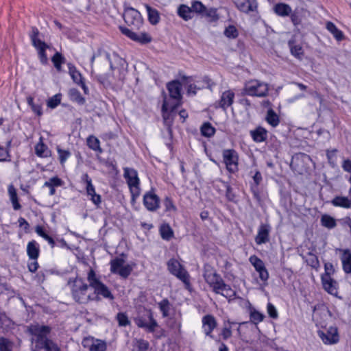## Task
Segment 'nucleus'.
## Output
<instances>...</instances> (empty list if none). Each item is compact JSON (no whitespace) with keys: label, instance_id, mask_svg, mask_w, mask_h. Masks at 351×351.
Returning <instances> with one entry per match:
<instances>
[{"label":"nucleus","instance_id":"36","mask_svg":"<svg viewBox=\"0 0 351 351\" xmlns=\"http://www.w3.org/2000/svg\"><path fill=\"white\" fill-rule=\"evenodd\" d=\"M8 193H9L10 201L12 203L14 209L19 210L21 208V205L19 204V203L18 202L16 191L13 185H10L8 186Z\"/></svg>","mask_w":351,"mask_h":351},{"label":"nucleus","instance_id":"52","mask_svg":"<svg viewBox=\"0 0 351 351\" xmlns=\"http://www.w3.org/2000/svg\"><path fill=\"white\" fill-rule=\"evenodd\" d=\"M291 53L293 56L301 59L303 56V50L301 45H291L290 47Z\"/></svg>","mask_w":351,"mask_h":351},{"label":"nucleus","instance_id":"9","mask_svg":"<svg viewBox=\"0 0 351 351\" xmlns=\"http://www.w3.org/2000/svg\"><path fill=\"white\" fill-rule=\"evenodd\" d=\"M167 267L169 272L182 280L186 288L189 289L190 286L189 275L180 262L175 258H171L167 262Z\"/></svg>","mask_w":351,"mask_h":351},{"label":"nucleus","instance_id":"27","mask_svg":"<svg viewBox=\"0 0 351 351\" xmlns=\"http://www.w3.org/2000/svg\"><path fill=\"white\" fill-rule=\"evenodd\" d=\"M39 252V245L36 241L33 240L27 243V253L30 259L33 261L37 260Z\"/></svg>","mask_w":351,"mask_h":351},{"label":"nucleus","instance_id":"7","mask_svg":"<svg viewBox=\"0 0 351 351\" xmlns=\"http://www.w3.org/2000/svg\"><path fill=\"white\" fill-rule=\"evenodd\" d=\"M124 178H125L132 195V200H135L141 193L139 187L140 180L137 171L132 168L125 167L123 169Z\"/></svg>","mask_w":351,"mask_h":351},{"label":"nucleus","instance_id":"38","mask_svg":"<svg viewBox=\"0 0 351 351\" xmlns=\"http://www.w3.org/2000/svg\"><path fill=\"white\" fill-rule=\"evenodd\" d=\"M69 95L71 100L77 102L79 104H84L85 99L76 88H71L69 91Z\"/></svg>","mask_w":351,"mask_h":351},{"label":"nucleus","instance_id":"41","mask_svg":"<svg viewBox=\"0 0 351 351\" xmlns=\"http://www.w3.org/2000/svg\"><path fill=\"white\" fill-rule=\"evenodd\" d=\"M160 232L163 239L169 240L173 237V231L168 224L160 226Z\"/></svg>","mask_w":351,"mask_h":351},{"label":"nucleus","instance_id":"55","mask_svg":"<svg viewBox=\"0 0 351 351\" xmlns=\"http://www.w3.org/2000/svg\"><path fill=\"white\" fill-rule=\"evenodd\" d=\"M117 319L119 326H126L130 324V321L127 315L123 313H119L117 315Z\"/></svg>","mask_w":351,"mask_h":351},{"label":"nucleus","instance_id":"57","mask_svg":"<svg viewBox=\"0 0 351 351\" xmlns=\"http://www.w3.org/2000/svg\"><path fill=\"white\" fill-rule=\"evenodd\" d=\"M267 313L270 317L276 319L278 317V314L276 307L271 304L268 303L267 306Z\"/></svg>","mask_w":351,"mask_h":351},{"label":"nucleus","instance_id":"30","mask_svg":"<svg viewBox=\"0 0 351 351\" xmlns=\"http://www.w3.org/2000/svg\"><path fill=\"white\" fill-rule=\"evenodd\" d=\"M69 74L73 80L74 81V82H75L77 84H80L82 88L86 93L87 88L83 82L81 73L78 71H77L74 66H69Z\"/></svg>","mask_w":351,"mask_h":351},{"label":"nucleus","instance_id":"32","mask_svg":"<svg viewBox=\"0 0 351 351\" xmlns=\"http://www.w3.org/2000/svg\"><path fill=\"white\" fill-rule=\"evenodd\" d=\"M321 225L328 229H332L337 226V220L328 214H324L320 219Z\"/></svg>","mask_w":351,"mask_h":351},{"label":"nucleus","instance_id":"13","mask_svg":"<svg viewBox=\"0 0 351 351\" xmlns=\"http://www.w3.org/2000/svg\"><path fill=\"white\" fill-rule=\"evenodd\" d=\"M223 159L227 169L234 173L238 170V154L234 149H224L223 151Z\"/></svg>","mask_w":351,"mask_h":351},{"label":"nucleus","instance_id":"21","mask_svg":"<svg viewBox=\"0 0 351 351\" xmlns=\"http://www.w3.org/2000/svg\"><path fill=\"white\" fill-rule=\"evenodd\" d=\"M341 254L340 259L345 273L351 274V251L348 249H337Z\"/></svg>","mask_w":351,"mask_h":351},{"label":"nucleus","instance_id":"34","mask_svg":"<svg viewBox=\"0 0 351 351\" xmlns=\"http://www.w3.org/2000/svg\"><path fill=\"white\" fill-rule=\"evenodd\" d=\"M145 7L146 8L148 14V19L150 23L152 25L157 24L160 21V14L158 11L156 9L152 8L147 4H146Z\"/></svg>","mask_w":351,"mask_h":351},{"label":"nucleus","instance_id":"58","mask_svg":"<svg viewBox=\"0 0 351 351\" xmlns=\"http://www.w3.org/2000/svg\"><path fill=\"white\" fill-rule=\"evenodd\" d=\"M164 205L165 206L166 210H167V211L176 210V209L172 200L168 197H167L164 199Z\"/></svg>","mask_w":351,"mask_h":351},{"label":"nucleus","instance_id":"62","mask_svg":"<svg viewBox=\"0 0 351 351\" xmlns=\"http://www.w3.org/2000/svg\"><path fill=\"white\" fill-rule=\"evenodd\" d=\"M226 196L230 201H233L234 198V195L232 193V188L229 185H226Z\"/></svg>","mask_w":351,"mask_h":351},{"label":"nucleus","instance_id":"29","mask_svg":"<svg viewBox=\"0 0 351 351\" xmlns=\"http://www.w3.org/2000/svg\"><path fill=\"white\" fill-rule=\"evenodd\" d=\"M274 11L278 16H287L291 14L292 10L289 5L280 3L274 5Z\"/></svg>","mask_w":351,"mask_h":351},{"label":"nucleus","instance_id":"51","mask_svg":"<svg viewBox=\"0 0 351 351\" xmlns=\"http://www.w3.org/2000/svg\"><path fill=\"white\" fill-rule=\"evenodd\" d=\"M62 184V181L58 177L51 178L48 181L44 183L43 186H60Z\"/></svg>","mask_w":351,"mask_h":351},{"label":"nucleus","instance_id":"53","mask_svg":"<svg viewBox=\"0 0 351 351\" xmlns=\"http://www.w3.org/2000/svg\"><path fill=\"white\" fill-rule=\"evenodd\" d=\"M324 270L325 273L322 275V277H331L335 273V268L331 263H325Z\"/></svg>","mask_w":351,"mask_h":351},{"label":"nucleus","instance_id":"3","mask_svg":"<svg viewBox=\"0 0 351 351\" xmlns=\"http://www.w3.org/2000/svg\"><path fill=\"white\" fill-rule=\"evenodd\" d=\"M181 84L178 80L172 81L167 84V89L170 99L165 98L162 106V116L165 119L168 118L167 112L173 111L179 105L182 99Z\"/></svg>","mask_w":351,"mask_h":351},{"label":"nucleus","instance_id":"6","mask_svg":"<svg viewBox=\"0 0 351 351\" xmlns=\"http://www.w3.org/2000/svg\"><path fill=\"white\" fill-rule=\"evenodd\" d=\"M134 321L138 327L144 328L149 332H154L158 326L152 312L149 309L145 308L142 313H138Z\"/></svg>","mask_w":351,"mask_h":351},{"label":"nucleus","instance_id":"25","mask_svg":"<svg viewBox=\"0 0 351 351\" xmlns=\"http://www.w3.org/2000/svg\"><path fill=\"white\" fill-rule=\"evenodd\" d=\"M331 204L335 207H341L346 209L351 208V201L349 197L337 195L335 196L332 200Z\"/></svg>","mask_w":351,"mask_h":351},{"label":"nucleus","instance_id":"43","mask_svg":"<svg viewBox=\"0 0 351 351\" xmlns=\"http://www.w3.org/2000/svg\"><path fill=\"white\" fill-rule=\"evenodd\" d=\"M37 47V51L38 53V56L42 64H45L47 62V57L45 53V50L47 48L49 47V45H35Z\"/></svg>","mask_w":351,"mask_h":351},{"label":"nucleus","instance_id":"26","mask_svg":"<svg viewBox=\"0 0 351 351\" xmlns=\"http://www.w3.org/2000/svg\"><path fill=\"white\" fill-rule=\"evenodd\" d=\"M35 153L38 157L41 158H47L51 156V151L44 144L42 137L40 138L39 142L35 146Z\"/></svg>","mask_w":351,"mask_h":351},{"label":"nucleus","instance_id":"16","mask_svg":"<svg viewBox=\"0 0 351 351\" xmlns=\"http://www.w3.org/2000/svg\"><path fill=\"white\" fill-rule=\"evenodd\" d=\"M271 230L269 224L261 223L258 228L257 234L255 237L256 243L260 245L269 242Z\"/></svg>","mask_w":351,"mask_h":351},{"label":"nucleus","instance_id":"14","mask_svg":"<svg viewBox=\"0 0 351 351\" xmlns=\"http://www.w3.org/2000/svg\"><path fill=\"white\" fill-rule=\"evenodd\" d=\"M143 204L149 211H156L160 206V198L153 189L146 192L143 195Z\"/></svg>","mask_w":351,"mask_h":351},{"label":"nucleus","instance_id":"35","mask_svg":"<svg viewBox=\"0 0 351 351\" xmlns=\"http://www.w3.org/2000/svg\"><path fill=\"white\" fill-rule=\"evenodd\" d=\"M178 14L185 21H188L192 18L191 8L186 5H181L178 9Z\"/></svg>","mask_w":351,"mask_h":351},{"label":"nucleus","instance_id":"42","mask_svg":"<svg viewBox=\"0 0 351 351\" xmlns=\"http://www.w3.org/2000/svg\"><path fill=\"white\" fill-rule=\"evenodd\" d=\"M35 231L40 237H43L44 239L47 241L48 243L51 245V247L54 246V240L45 232L43 227L40 226H37L35 228Z\"/></svg>","mask_w":351,"mask_h":351},{"label":"nucleus","instance_id":"46","mask_svg":"<svg viewBox=\"0 0 351 351\" xmlns=\"http://www.w3.org/2000/svg\"><path fill=\"white\" fill-rule=\"evenodd\" d=\"M264 317H265V316L263 314H262L261 313H260L256 310H253L250 313V319H251L252 322L253 323H254L255 324H257L260 323L261 322H262L263 320Z\"/></svg>","mask_w":351,"mask_h":351},{"label":"nucleus","instance_id":"11","mask_svg":"<svg viewBox=\"0 0 351 351\" xmlns=\"http://www.w3.org/2000/svg\"><path fill=\"white\" fill-rule=\"evenodd\" d=\"M317 335L326 345L336 344L339 341L338 329L336 326H332L324 330H319Z\"/></svg>","mask_w":351,"mask_h":351},{"label":"nucleus","instance_id":"4","mask_svg":"<svg viewBox=\"0 0 351 351\" xmlns=\"http://www.w3.org/2000/svg\"><path fill=\"white\" fill-rule=\"evenodd\" d=\"M88 286L81 278H75L71 283V293L73 299L81 304H85L94 298L88 293Z\"/></svg>","mask_w":351,"mask_h":351},{"label":"nucleus","instance_id":"15","mask_svg":"<svg viewBox=\"0 0 351 351\" xmlns=\"http://www.w3.org/2000/svg\"><path fill=\"white\" fill-rule=\"evenodd\" d=\"M249 261L258 273L260 279L263 282H266L269 278V273L263 261L255 255L251 256Z\"/></svg>","mask_w":351,"mask_h":351},{"label":"nucleus","instance_id":"5","mask_svg":"<svg viewBox=\"0 0 351 351\" xmlns=\"http://www.w3.org/2000/svg\"><path fill=\"white\" fill-rule=\"evenodd\" d=\"M87 280L89 282V285L94 289V294L92 296L94 299H98V295H99L111 300L114 299V296L110 291L98 279L95 272L93 269L89 270Z\"/></svg>","mask_w":351,"mask_h":351},{"label":"nucleus","instance_id":"40","mask_svg":"<svg viewBox=\"0 0 351 351\" xmlns=\"http://www.w3.org/2000/svg\"><path fill=\"white\" fill-rule=\"evenodd\" d=\"M215 129L210 123H204L201 127V133L204 136L210 137L214 135Z\"/></svg>","mask_w":351,"mask_h":351},{"label":"nucleus","instance_id":"60","mask_svg":"<svg viewBox=\"0 0 351 351\" xmlns=\"http://www.w3.org/2000/svg\"><path fill=\"white\" fill-rule=\"evenodd\" d=\"M9 157V153L7 149L0 146V162H4L8 160Z\"/></svg>","mask_w":351,"mask_h":351},{"label":"nucleus","instance_id":"20","mask_svg":"<svg viewBox=\"0 0 351 351\" xmlns=\"http://www.w3.org/2000/svg\"><path fill=\"white\" fill-rule=\"evenodd\" d=\"M84 347H88L90 351H106V343L105 341L97 339L86 338L83 341Z\"/></svg>","mask_w":351,"mask_h":351},{"label":"nucleus","instance_id":"28","mask_svg":"<svg viewBox=\"0 0 351 351\" xmlns=\"http://www.w3.org/2000/svg\"><path fill=\"white\" fill-rule=\"evenodd\" d=\"M250 133L253 140L256 143L263 142L267 138V131L262 127L257 128Z\"/></svg>","mask_w":351,"mask_h":351},{"label":"nucleus","instance_id":"50","mask_svg":"<svg viewBox=\"0 0 351 351\" xmlns=\"http://www.w3.org/2000/svg\"><path fill=\"white\" fill-rule=\"evenodd\" d=\"M57 152L58 154L60 162L62 165H63L71 156V153L69 151L62 149L59 147H57Z\"/></svg>","mask_w":351,"mask_h":351},{"label":"nucleus","instance_id":"49","mask_svg":"<svg viewBox=\"0 0 351 351\" xmlns=\"http://www.w3.org/2000/svg\"><path fill=\"white\" fill-rule=\"evenodd\" d=\"M64 58L62 56V55L57 52L52 58V62L54 64V66L56 68L58 71H60L61 69V64L64 62Z\"/></svg>","mask_w":351,"mask_h":351},{"label":"nucleus","instance_id":"39","mask_svg":"<svg viewBox=\"0 0 351 351\" xmlns=\"http://www.w3.org/2000/svg\"><path fill=\"white\" fill-rule=\"evenodd\" d=\"M160 311L162 313L163 317H167L169 315V311L171 304L167 299H164L158 304Z\"/></svg>","mask_w":351,"mask_h":351},{"label":"nucleus","instance_id":"45","mask_svg":"<svg viewBox=\"0 0 351 351\" xmlns=\"http://www.w3.org/2000/svg\"><path fill=\"white\" fill-rule=\"evenodd\" d=\"M61 101V95L56 94L49 99L47 101V106L50 108H55Z\"/></svg>","mask_w":351,"mask_h":351},{"label":"nucleus","instance_id":"24","mask_svg":"<svg viewBox=\"0 0 351 351\" xmlns=\"http://www.w3.org/2000/svg\"><path fill=\"white\" fill-rule=\"evenodd\" d=\"M323 287L329 294L337 296L338 283L332 277H321Z\"/></svg>","mask_w":351,"mask_h":351},{"label":"nucleus","instance_id":"18","mask_svg":"<svg viewBox=\"0 0 351 351\" xmlns=\"http://www.w3.org/2000/svg\"><path fill=\"white\" fill-rule=\"evenodd\" d=\"M234 3L241 12L246 14L256 12L258 7L256 0H234Z\"/></svg>","mask_w":351,"mask_h":351},{"label":"nucleus","instance_id":"33","mask_svg":"<svg viewBox=\"0 0 351 351\" xmlns=\"http://www.w3.org/2000/svg\"><path fill=\"white\" fill-rule=\"evenodd\" d=\"M326 27L333 35L337 41L339 42L343 40V32L339 29L333 23L330 21L327 22L326 23Z\"/></svg>","mask_w":351,"mask_h":351},{"label":"nucleus","instance_id":"63","mask_svg":"<svg viewBox=\"0 0 351 351\" xmlns=\"http://www.w3.org/2000/svg\"><path fill=\"white\" fill-rule=\"evenodd\" d=\"M342 168L345 171L351 172V160H345L342 165Z\"/></svg>","mask_w":351,"mask_h":351},{"label":"nucleus","instance_id":"61","mask_svg":"<svg viewBox=\"0 0 351 351\" xmlns=\"http://www.w3.org/2000/svg\"><path fill=\"white\" fill-rule=\"evenodd\" d=\"M221 335L224 339H227L232 336L230 327H224L221 331Z\"/></svg>","mask_w":351,"mask_h":351},{"label":"nucleus","instance_id":"31","mask_svg":"<svg viewBox=\"0 0 351 351\" xmlns=\"http://www.w3.org/2000/svg\"><path fill=\"white\" fill-rule=\"evenodd\" d=\"M265 121L271 126L276 128L279 125L280 118L276 112L273 109L270 108L267 112Z\"/></svg>","mask_w":351,"mask_h":351},{"label":"nucleus","instance_id":"22","mask_svg":"<svg viewBox=\"0 0 351 351\" xmlns=\"http://www.w3.org/2000/svg\"><path fill=\"white\" fill-rule=\"evenodd\" d=\"M202 328L206 335L213 337V330L217 327V321L211 315H206L202 317Z\"/></svg>","mask_w":351,"mask_h":351},{"label":"nucleus","instance_id":"10","mask_svg":"<svg viewBox=\"0 0 351 351\" xmlns=\"http://www.w3.org/2000/svg\"><path fill=\"white\" fill-rule=\"evenodd\" d=\"M110 264L111 272L119 275L123 278H127L133 270L132 265L126 264L123 258H114Z\"/></svg>","mask_w":351,"mask_h":351},{"label":"nucleus","instance_id":"17","mask_svg":"<svg viewBox=\"0 0 351 351\" xmlns=\"http://www.w3.org/2000/svg\"><path fill=\"white\" fill-rule=\"evenodd\" d=\"M121 32L131 38L133 41L139 43H150L152 42V38L149 34L146 32L135 33L129 29L127 27H120Z\"/></svg>","mask_w":351,"mask_h":351},{"label":"nucleus","instance_id":"12","mask_svg":"<svg viewBox=\"0 0 351 351\" xmlns=\"http://www.w3.org/2000/svg\"><path fill=\"white\" fill-rule=\"evenodd\" d=\"M123 19L129 26L134 29H139L143 24V19L141 13L137 10L132 8L125 10Z\"/></svg>","mask_w":351,"mask_h":351},{"label":"nucleus","instance_id":"54","mask_svg":"<svg viewBox=\"0 0 351 351\" xmlns=\"http://www.w3.org/2000/svg\"><path fill=\"white\" fill-rule=\"evenodd\" d=\"M191 10L192 12L203 13L205 11L206 8L200 1H196L192 3Z\"/></svg>","mask_w":351,"mask_h":351},{"label":"nucleus","instance_id":"59","mask_svg":"<svg viewBox=\"0 0 351 351\" xmlns=\"http://www.w3.org/2000/svg\"><path fill=\"white\" fill-rule=\"evenodd\" d=\"M32 110L38 116L40 117L43 114V108L41 104H34L31 106Z\"/></svg>","mask_w":351,"mask_h":351},{"label":"nucleus","instance_id":"1","mask_svg":"<svg viewBox=\"0 0 351 351\" xmlns=\"http://www.w3.org/2000/svg\"><path fill=\"white\" fill-rule=\"evenodd\" d=\"M203 276L215 293L221 294L229 300L235 298V291L223 282L220 275L217 273L213 267L206 265L204 267Z\"/></svg>","mask_w":351,"mask_h":351},{"label":"nucleus","instance_id":"23","mask_svg":"<svg viewBox=\"0 0 351 351\" xmlns=\"http://www.w3.org/2000/svg\"><path fill=\"white\" fill-rule=\"evenodd\" d=\"M234 93L231 90H228L222 93L220 99L218 101V106L223 110L231 106L234 99Z\"/></svg>","mask_w":351,"mask_h":351},{"label":"nucleus","instance_id":"48","mask_svg":"<svg viewBox=\"0 0 351 351\" xmlns=\"http://www.w3.org/2000/svg\"><path fill=\"white\" fill-rule=\"evenodd\" d=\"M224 35L229 38H234L238 36V31L234 25H229L224 30Z\"/></svg>","mask_w":351,"mask_h":351},{"label":"nucleus","instance_id":"19","mask_svg":"<svg viewBox=\"0 0 351 351\" xmlns=\"http://www.w3.org/2000/svg\"><path fill=\"white\" fill-rule=\"evenodd\" d=\"M82 180L86 184V192L88 195L91 197V200L95 204H99L101 202V197L99 195L96 194L94 186L92 184V180L87 173L82 176Z\"/></svg>","mask_w":351,"mask_h":351},{"label":"nucleus","instance_id":"64","mask_svg":"<svg viewBox=\"0 0 351 351\" xmlns=\"http://www.w3.org/2000/svg\"><path fill=\"white\" fill-rule=\"evenodd\" d=\"M38 268V263L36 260L33 261L32 262L28 264V269L31 272H35Z\"/></svg>","mask_w":351,"mask_h":351},{"label":"nucleus","instance_id":"2","mask_svg":"<svg viewBox=\"0 0 351 351\" xmlns=\"http://www.w3.org/2000/svg\"><path fill=\"white\" fill-rule=\"evenodd\" d=\"M28 330L33 336L32 341L36 342V348H44L45 351H59L58 346L47 338L51 331L49 326L38 324H32L29 326Z\"/></svg>","mask_w":351,"mask_h":351},{"label":"nucleus","instance_id":"47","mask_svg":"<svg viewBox=\"0 0 351 351\" xmlns=\"http://www.w3.org/2000/svg\"><path fill=\"white\" fill-rule=\"evenodd\" d=\"M134 346L136 348L137 351H147L149 348V344L147 341L141 339L136 340Z\"/></svg>","mask_w":351,"mask_h":351},{"label":"nucleus","instance_id":"44","mask_svg":"<svg viewBox=\"0 0 351 351\" xmlns=\"http://www.w3.org/2000/svg\"><path fill=\"white\" fill-rule=\"evenodd\" d=\"M29 36L32 44H45V42H43L40 40L39 32L37 28L32 27L29 34Z\"/></svg>","mask_w":351,"mask_h":351},{"label":"nucleus","instance_id":"37","mask_svg":"<svg viewBox=\"0 0 351 351\" xmlns=\"http://www.w3.org/2000/svg\"><path fill=\"white\" fill-rule=\"evenodd\" d=\"M87 145L88 147L94 151L102 152V149L100 147L99 140L94 136H90L87 138Z\"/></svg>","mask_w":351,"mask_h":351},{"label":"nucleus","instance_id":"56","mask_svg":"<svg viewBox=\"0 0 351 351\" xmlns=\"http://www.w3.org/2000/svg\"><path fill=\"white\" fill-rule=\"evenodd\" d=\"M12 343L5 339L0 338V351H11Z\"/></svg>","mask_w":351,"mask_h":351},{"label":"nucleus","instance_id":"8","mask_svg":"<svg viewBox=\"0 0 351 351\" xmlns=\"http://www.w3.org/2000/svg\"><path fill=\"white\" fill-rule=\"evenodd\" d=\"M268 91V84L256 80L247 82L244 87L245 93L250 96L265 97L267 95Z\"/></svg>","mask_w":351,"mask_h":351}]
</instances>
